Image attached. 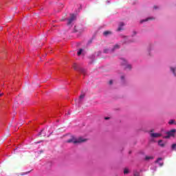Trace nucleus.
Listing matches in <instances>:
<instances>
[{
	"label": "nucleus",
	"instance_id": "nucleus-20",
	"mask_svg": "<svg viewBox=\"0 0 176 176\" xmlns=\"http://www.w3.org/2000/svg\"><path fill=\"white\" fill-rule=\"evenodd\" d=\"M73 68H74L75 70L78 69V66L76 65V63H74V64L73 65Z\"/></svg>",
	"mask_w": 176,
	"mask_h": 176
},
{
	"label": "nucleus",
	"instance_id": "nucleus-11",
	"mask_svg": "<svg viewBox=\"0 0 176 176\" xmlns=\"http://www.w3.org/2000/svg\"><path fill=\"white\" fill-rule=\"evenodd\" d=\"M168 124H176V123H175V120H170L168 122Z\"/></svg>",
	"mask_w": 176,
	"mask_h": 176
},
{
	"label": "nucleus",
	"instance_id": "nucleus-16",
	"mask_svg": "<svg viewBox=\"0 0 176 176\" xmlns=\"http://www.w3.org/2000/svg\"><path fill=\"white\" fill-rule=\"evenodd\" d=\"M148 20H152V18H147L144 20L141 21L140 23H144V21H148Z\"/></svg>",
	"mask_w": 176,
	"mask_h": 176
},
{
	"label": "nucleus",
	"instance_id": "nucleus-19",
	"mask_svg": "<svg viewBox=\"0 0 176 176\" xmlns=\"http://www.w3.org/2000/svg\"><path fill=\"white\" fill-rule=\"evenodd\" d=\"M171 71L173 72V74L175 76V69L174 67H170Z\"/></svg>",
	"mask_w": 176,
	"mask_h": 176
},
{
	"label": "nucleus",
	"instance_id": "nucleus-12",
	"mask_svg": "<svg viewBox=\"0 0 176 176\" xmlns=\"http://www.w3.org/2000/svg\"><path fill=\"white\" fill-rule=\"evenodd\" d=\"M133 176H140V172L135 170L133 172Z\"/></svg>",
	"mask_w": 176,
	"mask_h": 176
},
{
	"label": "nucleus",
	"instance_id": "nucleus-23",
	"mask_svg": "<svg viewBox=\"0 0 176 176\" xmlns=\"http://www.w3.org/2000/svg\"><path fill=\"white\" fill-rule=\"evenodd\" d=\"M122 61H124V65H127V61H126L125 60H122Z\"/></svg>",
	"mask_w": 176,
	"mask_h": 176
},
{
	"label": "nucleus",
	"instance_id": "nucleus-33",
	"mask_svg": "<svg viewBox=\"0 0 176 176\" xmlns=\"http://www.w3.org/2000/svg\"><path fill=\"white\" fill-rule=\"evenodd\" d=\"M28 173H30V171L29 172H26V174H28Z\"/></svg>",
	"mask_w": 176,
	"mask_h": 176
},
{
	"label": "nucleus",
	"instance_id": "nucleus-27",
	"mask_svg": "<svg viewBox=\"0 0 176 176\" xmlns=\"http://www.w3.org/2000/svg\"><path fill=\"white\" fill-rule=\"evenodd\" d=\"M104 119L105 120H109V117H105Z\"/></svg>",
	"mask_w": 176,
	"mask_h": 176
},
{
	"label": "nucleus",
	"instance_id": "nucleus-9",
	"mask_svg": "<svg viewBox=\"0 0 176 176\" xmlns=\"http://www.w3.org/2000/svg\"><path fill=\"white\" fill-rule=\"evenodd\" d=\"M158 145H160V146H161L162 148H164V146H165V144L163 143V140H159Z\"/></svg>",
	"mask_w": 176,
	"mask_h": 176
},
{
	"label": "nucleus",
	"instance_id": "nucleus-34",
	"mask_svg": "<svg viewBox=\"0 0 176 176\" xmlns=\"http://www.w3.org/2000/svg\"><path fill=\"white\" fill-rule=\"evenodd\" d=\"M134 34H135H135H137L136 32H134Z\"/></svg>",
	"mask_w": 176,
	"mask_h": 176
},
{
	"label": "nucleus",
	"instance_id": "nucleus-14",
	"mask_svg": "<svg viewBox=\"0 0 176 176\" xmlns=\"http://www.w3.org/2000/svg\"><path fill=\"white\" fill-rule=\"evenodd\" d=\"M82 52H83V49H80L79 51L77 52L78 56H80Z\"/></svg>",
	"mask_w": 176,
	"mask_h": 176
},
{
	"label": "nucleus",
	"instance_id": "nucleus-13",
	"mask_svg": "<svg viewBox=\"0 0 176 176\" xmlns=\"http://www.w3.org/2000/svg\"><path fill=\"white\" fill-rule=\"evenodd\" d=\"M171 148H172V151H176V144H172Z\"/></svg>",
	"mask_w": 176,
	"mask_h": 176
},
{
	"label": "nucleus",
	"instance_id": "nucleus-24",
	"mask_svg": "<svg viewBox=\"0 0 176 176\" xmlns=\"http://www.w3.org/2000/svg\"><path fill=\"white\" fill-rule=\"evenodd\" d=\"M104 53H109V50L108 49H104Z\"/></svg>",
	"mask_w": 176,
	"mask_h": 176
},
{
	"label": "nucleus",
	"instance_id": "nucleus-5",
	"mask_svg": "<svg viewBox=\"0 0 176 176\" xmlns=\"http://www.w3.org/2000/svg\"><path fill=\"white\" fill-rule=\"evenodd\" d=\"M122 27H124V23H123V22H120L119 23V27L118 28V31H122V30H123V28H122Z\"/></svg>",
	"mask_w": 176,
	"mask_h": 176
},
{
	"label": "nucleus",
	"instance_id": "nucleus-29",
	"mask_svg": "<svg viewBox=\"0 0 176 176\" xmlns=\"http://www.w3.org/2000/svg\"><path fill=\"white\" fill-rule=\"evenodd\" d=\"M153 8H154V9H157V6H154Z\"/></svg>",
	"mask_w": 176,
	"mask_h": 176
},
{
	"label": "nucleus",
	"instance_id": "nucleus-8",
	"mask_svg": "<svg viewBox=\"0 0 176 176\" xmlns=\"http://www.w3.org/2000/svg\"><path fill=\"white\" fill-rule=\"evenodd\" d=\"M38 135H41V137H46V133H45V130H42L41 132L38 133Z\"/></svg>",
	"mask_w": 176,
	"mask_h": 176
},
{
	"label": "nucleus",
	"instance_id": "nucleus-21",
	"mask_svg": "<svg viewBox=\"0 0 176 176\" xmlns=\"http://www.w3.org/2000/svg\"><path fill=\"white\" fill-rule=\"evenodd\" d=\"M125 68H129V69H131V65H126Z\"/></svg>",
	"mask_w": 176,
	"mask_h": 176
},
{
	"label": "nucleus",
	"instance_id": "nucleus-1",
	"mask_svg": "<svg viewBox=\"0 0 176 176\" xmlns=\"http://www.w3.org/2000/svg\"><path fill=\"white\" fill-rule=\"evenodd\" d=\"M87 141L86 139H83L82 138H79L78 139L75 138V137L72 136V138L67 140V142L68 144H71V142H73V144H80L81 142H85Z\"/></svg>",
	"mask_w": 176,
	"mask_h": 176
},
{
	"label": "nucleus",
	"instance_id": "nucleus-15",
	"mask_svg": "<svg viewBox=\"0 0 176 176\" xmlns=\"http://www.w3.org/2000/svg\"><path fill=\"white\" fill-rule=\"evenodd\" d=\"M129 168H125L124 169V174H129Z\"/></svg>",
	"mask_w": 176,
	"mask_h": 176
},
{
	"label": "nucleus",
	"instance_id": "nucleus-2",
	"mask_svg": "<svg viewBox=\"0 0 176 176\" xmlns=\"http://www.w3.org/2000/svg\"><path fill=\"white\" fill-rule=\"evenodd\" d=\"M76 20V15L74 14H70V19H68L67 25H69L72 23V21Z\"/></svg>",
	"mask_w": 176,
	"mask_h": 176
},
{
	"label": "nucleus",
	"instance_id": "nucleus-17",
	"mask_svg": "<svg viewBox=\"0 0 176 176\" xmlns=\"http://www.w3.org/2000/svg\"><path fill=\"white\" fill-rule=\"evenodd\" d=\"M80 72H81V74H86V69H80Z\"/></svg>",
	"mask_w": 176,
	"mask_h": 176
},
{
	"label": "nucleus",
	"instance_id": "nucleus-30",
	"mask_svg": "<svg viewBox=\"0 0 176 176\" xmlns=\"http://www.w3.org/2000/svg\"><path fill=\"white\" fill-rule=\"evenodd\" d=\"M121 79H124V76H122Z\"/></svg>",
	"mask_w": 176,
	"mask_h": 176
},
{
	"label": "nucleus",
	"instance_id": "nucleus-18",
	"mask_svg": "<svg viewBox=\"0 0 176 176\" xmlns=\"http://www.w3.org/2000/svg\"><path fill=\"white\" fill-rule=\"evenodd\" d=\"M83 98H85V94H81V95L79 96V99H80V100H83Z\"/></svg>",
	"mask_w": 176,
	"mask_h": 176
},
{
	"label": "nucleus",
	"instance_id": "nucleus-6",
	"mask_svg": "<svg viewBox=\"0 0 176 176\" xmlns=\"http://www.w3.org/2000/svg\"><path fill=\"white\" fill-rule=\"evenodd\" d=\"M103 35L104 36H108V35H112V32H111V31H104L103 32Z\"/></svg>",
	"mask_w": 176,
	"mask_h": 176
},
{
	"label": "nucleus",
	"instance_id": "nucleus-7",
	"mask_svg": "<svg viewBox=\"0 0 176 176\" xmlns=\"http://www.w3.org/2000/svg\"><path fill=\"white\" fill-rule=\"evenodd\" d=\"M116 49H120V45L116 44L114 45L113 48L111 50V52H115Z\"/></svg>",
	"mask_w": 176,
	"mask_h": 176
},
{
	"label": "nucleus",
	"instance_id": "nucleus-32",
	"mask_svg": "<svg viewBox=\"0 0 176 176\" xmlns=\"http://www.w3.org/2000/svg\"><path fill=\"white\" fill-rule=\"evenodd\" d=\"M160 167H162V166H163V163L160 164Z\"/></svg>",
	"mask_w": 176,
	"mask_h": 176
},
{
	"label": "nucleus",
	"instance_id": "nucleus-10",
	"mask_svg": "<svg viewBox=\"0 0 176 176\" xmlns=\"http://www.w3.org/2000/svg\"><path fill=\"white\" fill-rule=\"evenodd\" d=\"M153 160V156H148V155H146L145 157V160Z\"/></svg>",
	"mask_w": 176,
	"mask_h": 176
},
{
	"label": "nucleus",
	"instance_id": "nucleus-3",
	"mask_svg": "<svg viewBox=\"0 0 176 176\" xmlns=\"http://www.w3.org/2000/svg\"><path fill=\"white\" fill-rule=\"evenodd\" d=\"M175 129H172L169 132H167L168 135L165 136V138H170V137H174L175 135Z\"/></svg>",
	"mask_w": 176,
	"mask_h": 176
},
{
	"label": "nucleus",
	"instance_id": "nucleus-31",
	"mask_svg": "<svg viewBox=\"0 0 176 176\" xmlns=\"http://www.w3.org/2000/svg\"><path fill=\"white\" fill-rule=\"evenodd\" d=\"M2 96H3V93L0 94V97H2Z\"/></svg>",
	"mask_w": 176,
	"mask_h": 176
},
{
	"label": "nucleus",
	"instance_id": "nucleus-28",
	"mask_svg": "<svg viewBox=\"0 0 176 176\" xmlns=\"http://www.w3.org/2000/svg\"><path fill=\"white\" fill-rule=\"evenodd\" d=\"M153 131H155V129H151V130L150 131V133H153Z\"/></svg>",
	"mask_w": 176,
	"mask_h": 176
},
{
	"label": "nucleus",
	"instance_id": "nucleus-25",
	"mask_svg": "<svg viewBox=\"0 0 176 176\" xmlns=\"http://www.w3.org/2000/svg\"><path fill=\"white\" fill-rule=\"evenodd\" d=\"M74 32H78V30H76V26L74 27Z\"/></svg>",
	"mask_w": 176,
	"mask_h": 176
},
{
	"label": "nucleus",
	"instance_id": "nucleus-4",
	"mask_svg": "<svg viewBox=\"0 0 176 176\" xmlns=\"http://www.w3.org/2000/svg\"><path fill=\"white\" fill-rule=\"evenodd\" d=\"M150 135L152 138H159V137H162V135L160 133H150Z\"/></svg>",
	"mask_w": 176,
	"mask_h": 176
},
{
	"label": "nucleus",
	"instance_id": "nucleus-22",
	"mask_svg": "<svg viewBox=\"0 0 176 176\" xmlns=\"http://www.w3.org/2000/svg\"><path fill=\"white\" fill-rule=\"evenodd\" d=\"M160 160H162V157H159L157 161L155 162V163H159Z\"/></svg>",
	"mask_w": 176,
	"mask_h": 176
},
{
	"label": "nucleus",
	"instance_id": "nucleus-26",
	"mask_svg": "<svg viewBox=\"0 0 176 176\" xmlns=\"http://www.w3.org/2000/svg\"><path fill=\"white\" fill-rule=\"evenodd\" d=\"M109 85H112V84L113 83V81H112V80H110V81L109 82Z\"/></svg>",
	"mask_w": 176,
	"mask_h": 176
}]
</instances>
